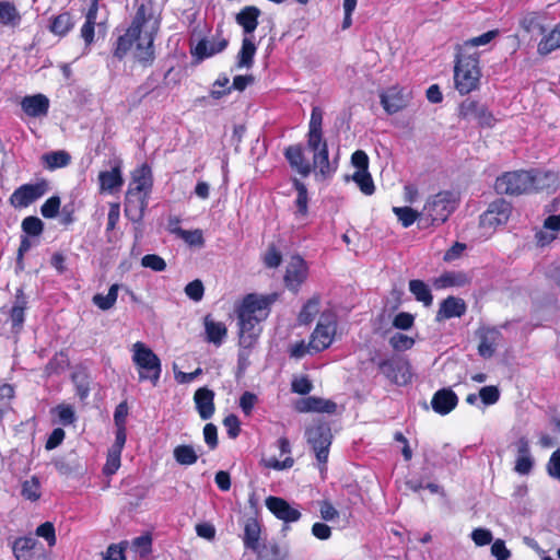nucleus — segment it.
I'll return each instance as SVG.
<instances>
[{"label":"nucleus","mask_w":560,"mask_h":560,"mask_svg":"<svg viewBox=\"0 0 560 560\" xmlns=\"http://www.w3.org/2000/svg\"><path fill=\"white\" fill-rule=\"evenodd\" d=\"M152 187L153 176L151 167L143 163L132 172L128 191L150 197Z\"/></svg>","instance_id":"obj_17"},{"label":"nucleus","mask_w":560,"mask_h":560,"mask_svg":"<svg viewBox=\"0 0 560 560\" xmlns=\"http://www.w3.org/2000/svg\"><path fill=\"white\" fill-rule=\"evenodd\" d=\"M292 185L296 191L294 205L296 207L295 215L305 217L308 212V194L304 183L298 178L292 179Z\"/></svg>","instance_id":"obj_36"},{"label":"nucleus","mask_w":560,"mask_h":560,"mask_svg":"<svg viewBox=\"0 0 560 560\" xmlns=\"http://www.w3.org/2000/svg\"><path fill=\"white\" fill-rule=\"evenodd\" d=\"M278 293L248 294L237 308L240 342L250 347L260 334L259 323L265 320L270 306L278 300Z\"/></svg>","instance_id":"obj_2"},{"label":"nucleus","mask_w":560,"mask_h":560,"mask_svg":"<svg viewBox=\"0 0 560 560\" xmlns=\"http://www.w3.org/2000/svg\"><path fill=\"white\" fill-rule=\"evenodd\" d=\"M101 560H126L125 545L112 544L105 551L101 552Z\"/></svg>","instance_id":"obj_55"},{"label":"nucleus","mask_w":560,"mask_h":560,"mask_svg":"<svg viewBox=\"0 0 560 560\" xmlns=\"http://www.w3.org/2000/svg\"><path fill=\"white\" fill-rule=\"evenodd\" d=\"M194 402L202 420L210 419L214 411V393L208 387H200L194 394Z\"/></svg>","instance_id":"obj_28"},{"label":"nucleus","mask_w":560,"mask_h":560,"mask_svg":"<svg viewBox=\"0 0 560 560\" xmlns=\"http://www.w3.org/2000/svg\"><path fill=\"white\" fill-rule=\"evenodd\" d=\"M457 401V396L453 390L440 389L434 394L431 405L435 412L447 415L456 407Z\"/></svg>","instance_id":"obj_30"},{"label":"nucleus","mask_w":560,"mask_h":560,"mask_svg":"<svg viewBox=\"0 0 560 560\" xmlns=\"http://www.w3.org/2000/svg\"><path fill=\"white\" fill-rule=\"evenodd\" d=\"M256 50H257V48H256V45L253 42V39L248 36H245L242 39V46L237 54L236 67L238 69L252 68L254 65V57L256 55Z\"/></svg>","instance_id":"obj_34"},{"label":"nucleus","mask_w":560,"mask_h":560,"mask_svg":"<svg viewBox=\"0 0 560 560\" xmlns=\"http://www.w3.org/2000/svg\"><path fill=\"white\" fill-rule=\"evenodd\" d=\"M174 458L180 465H192L197 462L198 455L194 447L189 445H179L174 448Z\"/></svg>","instance_id":"obj_44"},{"label":"nucleus","mask_w":560,"mask_h":560,"mask_svg":"<svg viewBox=\"0 0 560 560\" xmlns=\"http://www.w3.org/2000/svg\"><path fill=\"white\" fill-rule=\"evenodd\" d=\"M141 266L153 271H163L166 268V262L162 257L149 254L141 258Z\"/></svg>","instance_id":"obj_57"},{"label":"nucleus","mask_w":560,"mask_h":560,"mask_svg":"<svg viewBox=\"0 0 560 560\" xmlns=\"http://www.w3.org/2000/svg\"><path fill=\"white\" fill-rule=\"evenodd\" d=\"M469 282L466 275L462 272H448L442 275L434 280V287L436 289H445L448 287H464Z\"/></svg>","instance_id":"obj_38"},{"label":"nucleus","mask_w":560,"mask_h":560,"mask_svg":"<svg viewBox=\"0 0 560 560\" xmlns=\"http://www.w3.org/2000/svg\"><path fill=\"white\" fill-rule=\"evenodd\" d=\"M244 544L250 549H256L260 536V526L254 518L247 520L244 528Z\"/></svg>","instance_id":"obj_41"},{"label":"nucleus","mask_w":560,"mask_h":560,"mask_svg":"<svg viewBox=\"0 0 560 560\" xmlns=\"http://www.w3.org/2000/svg\"><path fill=\"white\" fill-rule=\"evenodd\" d=\"M26 305L25 296L21 291L16 295L15 304L13 305L10 318L12 320L13 326H21L24 322V310Z\"/></svg>","instance_id":"obj_46"},{"label":"nucleus","mask_w":560,"mask_h":560,"mask_svg":"<svg viewBox=\"0 0 560 560\" xmlns=\"http://www.w3.org/2000/svg\"><path fill=\"white\" fill-rule=\"evenodd\" d=\"M23 113L31 118L47 116L50 107L49 98L42 93L26 95L20 102Z\"/></svg>","instance_id":"obj_19"},{"label":"nucleus","mask_w":560,"mask_h":560,"mask_svg":"<svg viewBox=\"0 0 560 560\" xmlns=\"http://www.w3.org/2000/svg\"><path fill=\"white\" fill-rule=\"evenodd\" d=\"M499 34V30H490L479 36L464 40L460 44H456L454 50L466 55H472V57L480 59V51L477 50V47L489 44L491 40L498 37Z\"/></svg>","instance_id":"obj_26"},{"label":"nucleus","mask_w":560,"mask_h":560,"mask_svg":"<svg viewBox=\"0 0 560 560\" xmlns=\"http://www.w3.org/2000/svg\"><path fill=\"white\" fill-rule=\"evenodd\" d=\"M409 290L415 295L416 300L423 303L424 306H431L433 296L429 287L421 280H411L409 282Z\"/></svg>","instance_id":"obj_40"},{"label":"nucleus","mask_w":560,"mask_h":560,"mask_svg":"<svg viewBox=\"0 0 560 560\" xmlns=\"http://www.w3.org/2000/svg\"><path fill=\"white\" fill-rule=\"evenodd\" d=\"M294 408L299 412H326L334 413L336 412L337 405L328 399L308 396L299 399L294 404Z\"/></svg>","instance_id":"obj_25"},{"label":"nucleus","mask_w":560,"mask_h":560,"mask_svg":"<svg viewBox=\"0 0 560 560\" xmlns=\"http://www.w3.org/2000/svg\"><path fill=\"white\" fill-rule=\"evenodd\" d=\"M477 337L479 355L485 359L493 357L502 339L501 332L497 328L481 327L477 331Z\"/></svg>","instance_id":"obj_16"},{"label":"nucleus","mask_w":560,"mask_h":560,"mask_svg":"<svg viewBox=\"0 0 560 560\" xmlns=\"http://www.w3.org/2000/svg\"><path fill=\"white\" fill-rule=\"evenodd\" d=\"M480 59L455 51L454 55V88L460 95L477 91L481 80Z\"/></svg>","instance_id":"obj_4"},{"label":"nucleus","mask_w":560,"mask_h":560,"mask_svg":"<svg viewBox=\"0 0 560 560\" xmlns=\"http://www.w3.org/2000/svg\"><path fill=\"white\" fill-rule=\"evenodd\" d=\"M500 397V392L495 386H485L479 390V398L485 405H494Z\"/></svg>","instance_id":"obj_60"},{"label":"nucleus","mask_w":560,"mask_h":560,"mask_svg":"<svg viewBox=\"0 0 560 560\" xmlns=\"http://www.w3.org/2000/svg\"><path fill=\"white\" fill-rule=\"evenodd\" d=\"M413 315L407 312L398 313L393 319V326L402 330L411 328L413 326Z\"/></svg>","instance_id":"obj_62"},{"label":"nucleus","mask_w":560,"mask_h":560,"mask_svg":"<svg viewBox=\"0 0 560 560\" xmlns=\"http://www.w3.org/2000/svg\"><path fill=\"white\" fill-rule=\"evenodd\" d=\"M97 179L100 192L114 194L119 191L124 186L121 161L117 160L110 171L100 172Z\"/></svg>","instance_id":"obj_18"},{"label":"nucleus","mask_w":560,"mask_h":560,"mask_svg":"<svg viewBox=\"0 0 560 560\" xmlns=\"http://www.w3.org/2000/svg\"><path fill=\"white\" fill-rule=\"evenodd\" d=\"M457 116L462 120H476L481 128H492L495 118L487 105L477 100L466 98L457 107Z\"/></svg>","instance_id":"obj_7"},{"label":"nucleus","mask_w":560,"mask_h":560,"mask_svg":"<svg viewBox=\"0 0 560 560\" xmlns=\"http://www.w3.org/2000/svg\"><path fill=\"white\" fill-rule=\"evenodd\" d=\"M261 11L256 5H245L235 15V22L242 27L245 36L253 35L259 24Z\"/></svg>","instance_id":"obj_27"},{"label":"nucleus","mask_w":560,"mask_h":560,"mask_svg":"<svg viewBox=\"0 0 560 560\" xmlns=\"http://www.w3.org/2000/svg\"><path fill=\"white\" fill-rule=\"evenodd\" d=\"M22 495L31 501H36L40 497V485L37 478L32 477L22 483Z\"/></svg>","instance_id":"obj_49"},{"label":"nucleus","mask_w":560,"mask_h":560,"mask_svg":"<svg viewBox=\"0 0 560 560\" xmlns=\"http://www.w3.org/2000/svg\"><path fill=\"white\" fill-rule=\"evenodd\" d=\"M180 238L186 245H203V233L202 230L196 229V230H182L179 234L176 236Z\"/></svg>","instance_id":"obj_54"},{"label":"nucleus","mask_w":560,"mask_h":560,"mask_svg":"<svg viewBox=\"0 0 560 560\" xmlns=\"http://www.w3.org/2000/svg\"><path fill=\"white\" fill-rule=\"evenodd\" d=\"M203 292L205 288L200 280H194L189 282L185 288L186 295L196 302L202 299Z\"/></svg>","instance_id":"obj_61"},{"label":"nucleus","mask_w":560,"mask_h":560,"mask_svg":"<svg viewBox=\"0 0 560 560\" xmlns=\"http://www.w3.org/2000/svg\"><path fill=\"white\" fill-rule=\"evenodd\" d=\"M458 200L457 194L453 191H439L427 200L420 212V222L425 225L444 223L455 211Z\"/></svg>","instance_id":"obj_5"},{"label":"nucleus","mask_w":560,"mask_h":560,"mask_svg":"<svg viewBox=\"0 0 560 560\" xmlns=\"http://www.w3.org/2000/svg\"><path fill=\"white\" fill-rule=\"evenodd\" d=\"M512 205L503 198L497 199L489 205V208L480 217L482 226H497L505 224L511 215Z\"/></svg>","instance_id":"obj_14"},{"label":"nucleus","mask_w":560,"mask_h":560,"mask_svg":"<svg viewBox=\"0 0 560 560\" xmlns=\"http://www.w3.org/2000/svg\"><path fill=\"white\" fill-rule=\"evenodd\" d=\"M119 285L113 284L106 295L96 294L93 296V303L101 310L106 311L112 308L117 300Z\"/></svg>","instance_id":"obj_43"},{"label":"nucleus","mask_w":560,"mask_h":560,"mask_svg":"<svg viewBox=\"0 0 560 560\" xmlns=\"http://www.w3.org/2000/svg\"><path fill=\"white\" fill-rule=\"evenodd\" d=\"M284 156L292 170L296 171L303 177L312 172L311 163L305 159L304 150L301 144H292L285 148Z\"/></svg>","instance_id":"obj_24"},{"label":"nucleus","mask_w":560,"mask_h":560,"mask_svg":"<svg viewBox=\"0 0 560 560\" xmlns=\"http://www.w3.org/2000/svg\"><path fill=\"white\" fill-rule=\"evenodd\" d=\"M266 468L275 470L289 469L294 465V459L291 456H287L283 460H278L276 457H268L261 460Z\"/></svg>","instance_id":"obj_59"},{"label":"nucleus","mask_w":560,"mask_h":560,"mask_svg":"<svg viewBox=\"0 0 560 560\" xmlns=\"http://www.w3.org/2000/svg\"><path fill=\"white\" fill-rule=\"evenodd\" d=\"M409 101L410 94L397 84L380 93L381 105L388 115H394L405 109Z\"/></svg>","instance_id":"obj_11"},{"label":"nucleus","mask_w":560,"mask_h":560,"mask_svg":"<svg viewBox=\"0 0 560 560\" xmlns=\"http://www.w3.org/2000/svg\"><path fill=\"white\" fill-rule=\"evenodd\" d=\"M557 179L558 176L556 173L550 171H511L497 177L494 189L500 195L521 196L541 190L555 189Z\"/></svg>","instance_id":"obj_3"},{"label":"nucleus","mask_w":560,"mask_h":560,"mask_svg":"<svg viewBox=\"0 0 560 560\" xmlns=\"http://www.w3.org/2000/svg\"><path fill=\"white\" fill-rule=\"evenodd\" d=\"M352 179L364 195L371 196L375 191L374 182L369 170L364 172L355 171L352 175Z\"/></svg>","instance_id":"obj_42"},{"label":"nucleus","mask_w":560,"mask_h":560,"mask_svg":"<svg viewBox=\"0 0 560 560\" xmlns=\"http://www.w3.org/2000/svg\"><path fill=\"white\" fill-rule=\"evenodd\" d=\"M151 537L149 535H143L132 540L131 548L140 557H145L151 552Z\"/></svg>","instance_id":"obj_56"},{"label":"nucleus","mask_w":560,"mask_h":560,"mask_svg":"<svg viewBox=\"0 0 560 560\" xmlns=\"http://www.w3.org/2000/svg\"><path fill=\"white\" fill-rule=\"evenodd\" d=\"M307 442L312 445L319 464H326L331 444L330 428L325 423L311 425L306 430Z\"/></svg>","instance_id":"obj_10"},{"label":"nucleus","mask_w":560,"mask_h":560,"mask_svg":"<svg viewBox=\"0 0 560 560\" xmlns=\"http://www.w3.org/2000/svg\"><path fill=\"white\" fill-rule=\"evenodd\" d=\"M265 503L277 518L285 523L296 522L301 517V512L282 498L268 497Z\"/></svg>","instance_id":"obj_20"},{"label":"nucleus","mask_w":560,"mask_h":560,"mask_svg":"<svg viewBox=\"0 0 560 560\" xmlns=\"http://www.w3.org/2000/svg\"><path fill=\"white\" fill-rule=\"evenodd\" d=\"M560 48V22L555 25L548 33H544L538 42L537 52L541 57H546Z\"/></svg>","instance_id":"obj_31"},{"label":"nucleus","mask_w":560,"mask_h":560,"mask_svg":"<svg viewBox=\"0 0 560 560\" xmlns=\"http://www.w3.org/2000/svg\"><path fill=\"white\" fill-rule=\"evenodd\" d=\"M547 470L551 477L560 480V448L552 453Z\"/></svg>","instance_id":"obj_64"},{"label":"nucleus","mask_w":560,"mask_h":560,"mask_svg":"<svg viewBox=\"0 0 560 560\" xmlns=\"http://www.w3.org/2000/svg\"><path fill=\"white\" fill-rule=\"evenodd\" d=\"M380 371L397 385H406L411 380L410 365L404 360H388L380 363Z\"/></svg>","instance_id":"obj_15"},{"label":"nucleus","mask_w":560,"mask_h":560,"mask_svg":"<svg viewBox=\"0 0 560 560\" xmlns=\"http://www.w3.org/2000/svg\"><path fill=\"white\" fill-rule=\"evenodd\" d=\"M308 268L306 262L300 256H292L287 265L284 275V285L288 290L296 293L301 285L306 281Z\"/></svg>","instance_id":"obj_12"},{"label":"nucleus","mask_w":560,"mask_h":560,"mask_svg":"<svg viewBox=\"0 0 560 560\" xmlns=\"http://www.w3.org/2000/svg\"><path fill=\"white\" fill-rule=\"evenodd\" d=\"M22 229L30 236H38L44 230V223L39 218L30 215L22 221Z\"/></svg>","instance_id":"obj_50"},{"label":"nucleus","mask_w":560,"mask_h":560,"mask_svg":"<svg viewBox=\"0 0 560 560\" xmlns=\"http://www.w3.org/2000/svg\"><path fill=\"white\" fill-rule=\"evenodd\" d=\"M307 148L312 151H318L327 141L323 137V130L308 129L307 132Z\"/></svg>","instance_id":"obj_58"},{"label":"nucleus","mask_w":560,"mask_h":560,"mask_svg":"<svg viewBox=\"0 0 560 560\" xmlns=\"http://www.w3.org/2000/svg\"><path fill=\"white\" fill-rule=\"evenodd\" d=\"M319 312V301L316 298L308 300L299 315V320L303 324L312 322Z\"/></svg>","instance_id":"obj_47"},{"label":"nucleus","mask_w":560,"mask_h":560,"mask_svg":"<svg viewBox=\"0 0 560 560\" xmlns=\"http://www.w3.org/2000/svg\"><path fill=\"white\" fill-rule=\"evenodd\" d=\"M12 549L16 560H45L43 549L37 547L35 539L31 537L18 538Z\"/></svg>","instance_id":"obj_21"},{"label":"nucleus","mask_w":560,"mask_h":560,"mask_svg":"<svg viewBox=\"0 0 560 560\" xmlns=\"http://www.w3.org/2000/svg\"><path fill=\"white\" fill-rule=\"evenodd\" d=\"M337 322L331 313L322 314L315 330L311 335V349L323 351L334 341L336 336Z\"/></svg>","instance_id":"obj_9"},{"label":"nucleus","mask_w":560,"mask_h":560,"mask_svg":"<svg viewBox=\"0 0 560 560\" xmlns=\"http://www.w3.org/2000/svg\"><path fill=\"white\" fill-rule=\"evenodd\" d=\"M159 28L160 21L153 19L151 5L139 4L125 34L118 36L114 44V57L122 60L136 45V61L143 68L151 67L155 60L154 40Z\"/></svg>","instance_id":"obj_1"},{"label":"nucleus","mask_w":560,"mask_h":560,"mask_svg":"<svg viewBox=\"0 0 560 560\" xmlns=\"http://www.w3.org/2000/svg\"><path fill=\"white\" fill-rule=\"evenodd\" d=\"M120 456L121 452L109 448L107 452L106 463L104 465L103 471L106 476H112L116 474V471L120 467Z\"/></svg>","instance_id":"obj_51"},{"label":"nucleus","mask_w":560,"mask_h":560,"mask_svg":"<svg viewBox=\"0 0 560 560\" xmlns=\"http://www.w3.org/2000/svg\"><path fill=\"white\" fill-rule=\"evenodd\" d=\"M42 160L48 170H56L69 165L71 156L67 151L61 150L45 153Z\"/></svg>","instance_id":"obj_37"},{"label":"nucleus","mask_w":560,"mask_h":560,"mask_svg":"<svg viewBox=\"0 0 560 560\" xmlns=\"http://www.w3.org/2000/svg\"><path fill=\"white\" fill-rule=\"evenodd\" d=\"M388 342L396 351H406L413 347L415 339L402 332H395L389 337Z\"/></svg>","instance_id":"obj_48"},{"label":"nucleus","mask_w":560,"mask_h":560,"mask_svg":"<svg viewBox=\"0 0 560 560\" xmlns=\"http://www.w3.org/2000/svg\"><path fill=\"white\" fill-rule=\"evenodd\" d=\"M20 21L21 15L14 3L10 1H0V24L15 26Z\"/></svg>","instance_id":"obj_39"},{"label":"nucleus","mask_w":560,"mask_h":560,"mask_svg":"<svg viewBox=\"0 0 560 560\" xmlns=\"http://www.w3.org/2000/svg\"><path fill=\"white\" fill-rule=\"evenodd\" d=\"M36 535L46 539L49 546L56 544L55 527L49 522L39 525L36 529Z\"/></svg>","instance_id":"obj_63"},{"label":"nucleus","mask_w":560,"mask_h":560,"mask_svg":"<svg viewBox=\"0 0 560 560\" xmlns=\"http://www.w3.org/2000/svg\"><path fill=\"white\" fill-rule=\"evenodd\" d=\"M205 330L207 335V340L217 346L223 342L228 334L225 324L217 322L210 316L205 317Z\"/></svg>","instance_id":"obj_33"},{"label":"nucleus","mask_w":560,"mask_h":560,"mask_svg":"<svg viewBox=\"0 0 560 560\" xmlns=\"http://www.w3.org/2000/svg\"><path fill=\"white\" fill-rule=\"evenodd\" d=\"M60 198L58 196L49 197L40 207V213L46 219L57 217L60 210Z\"/></svg>","instance_id":"obj_52"},{"label":"nucleus","mask_w":560,"mask_h":560,"mask_svg":"<svg viewBox=\"0 0 560 560\" xmlns=\"http://www.w3.org/2000/svg\"><path fill=\"white\" fill-rule=\"evenodd\" d=\"M229 45V40L223 36V30L219 26L215 31V35L208 42L206 38L200 39L194 49L191 55L198 60L202 61L207 58L214 56L223 51Z\"/></svg>","instance_id":"obj_13"},{"label":"nucleus","mask_w":560,"mask_h":560,"mask_svg":"<svg viewBox=\"0 0 560 560\" xmlns=\"http://www.w3.org/2000/svg\"><path fill=\"white\" fill-rule=\"evenodd\" d=\"M148 203V196L138 195L127 190L125 199V215L135 223L140 222L143 219Z\"/></svg>","instance_id":"obj_22"},{"label":"nucleus","mask_w":560,"mask_h":560,"mask_svg":"<svg viewBox=\"0 0 560 560\" xmlns=\"http://www.w3.org/2000/svg\"><path fill=\"white\" fill-rule=\"evenodd\" d=\"M75 26V18L70 11L52 14L48 19L47 30L60 38L66 37Z\"/></svg>","instance_id":"obj_23"},{"label":"nucleus","mask_w":560,"mask_h":560,"mask_svg":"<svg viewBox=\"0 0 560 560\" xmlns=\"http://www.w3.org/2000/svg\"><path fill=\"white\" fill-rule=\"evenodd\" d=\"M130 350L132 353V362L139 373V380H148L153 385H156L162 372L159 357L141 341L135 342Z\"/></svg>","instance_id":"obj_6"},{"label":"nucleus","mask_w":560,"mask_h":560,"mask_svg":"<svg viewBox=\"0 0 560 560\" xmlns=\"http://www.w3.org/2000/svg\"><path fill=\"white\" fill-rule=\"evenodd\" d=\"M313 164L318 168L319 174L324 178H329L336 171V166H334L329 162V151L328 144H324L323 148L318 151L313 152Z\"/></svg>","instance_id":"obj_35"},{"label":"nucleus","mask_w":560,"mask_h":560,"mask_svg":"<svg viewBox=\"0 0 560 560\" xmlns=\"http://www.w3.org/2000/svg\"><path fill=\"white\" fill-rule=\"evenodd\" d=\"M467 306L463 299L448 296L441 302L435 320L443 322L453 317H460L465 314Z\"/></svg>","instance_id":"obj_29"},{"label":"nucleus","mask_w":560,"mask_h":560,"mask_svg":"<svg viewBox=\"0 0 560 560\" xmlns=\"http://www.w3.org/2000/svg\"><path fill=\"white\" fill-rule=\"evenodd\" d=\"M393 211L397 215L399 222L402 224L404 228L410 226L411 224L415 223L417 219L420 220V213H418L410 207H394ZM419 224L425 225L424 222L420 221Z\"/></svg>","instance_id":"obj_45"},{"label":"nucleus","mask_w":560,"mask_h":560,"mask_svg":"<svg viewBox=\"0 0 560 560\" xmlns=\"http://www.w3.org/2000/svg\"><path fill=\"white\" fill-rule=\"evenodd\" d=\"M95 26H96V20L85 18V21L80 30V36L83 39L86 47H90L94 43Z\"/></svg>","instance_id":"obj_53"},{"label":"nucleus","mask_w":560,"mask_h":560,"mask_svg":"<svg viewBox=\"0 0 560 560\" xmlns=\"http://www.w3.org/2000/svg\"><path fill=\"white\" fill-rule=\"evenodd\" d=\"M520 26L528 34H544L547 31L546 14L541 12H527L520 20Z\"/></svg>","instance_id":"obj_32"},{"label":"nucleus","mask_w":560,"mask_h":560,"mask_svg":"<svg viewBox=\"0 0 560 560\" xmlns=\"http://www.w3.org/2000/svg\"><path fill=\"white\" fill-rule=\"evenodd\" d=\"M48 190V180L46 178H39L36 183L23 184L18 187L10 196L9 202L15 209L27 208L46 195Z\"/></svg>","instance_id":"obj_8"}]
</instances>
